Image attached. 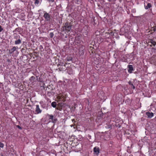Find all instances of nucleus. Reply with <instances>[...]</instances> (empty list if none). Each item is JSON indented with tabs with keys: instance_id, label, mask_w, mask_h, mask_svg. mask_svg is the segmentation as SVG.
I'll return each instance as SVG.
<instances>
[{
	"instance_id": "17",
	"label": "nucleus",
	"mask_w": 156,
	"mask_h": 156,
	"mask_svg": "<svg viewBox=\"0 0 156 156\" xmlns=\"http://www.w3.org/2000/svg\"><path fill=\"white\" fill-rule=\"evenodd\" d=\"M57 105L56 102L55 101H53L51 103V106L53 108H55Z\"/></svg>"
},
{
	"instance_id": "8",
	"label": "nucleus",
	"mask_w": 156,
	"mask_h": 156,
	"mask_svg": "<svg viewBox=\"0 0 156 156\" xmlns=\"http://www.w3.org/2000/svg\"><path fill=\"white\" fill-rule=\"evenodd\" d=\"M35 111L37 114L41 113V112L42 110L40 109L39 106L38 105H36V108Z\"/></svg>"
},
{
	"instance_id": "32",
	"label": "nucleus",
	"mask_w": 156,
	"mask_h": 156,
	"mask_svg": "<svg viewBox=\"0 0 156 156\" xmlns=\"http://www.w3.org/2000/svg\"><path fill=\"white\" fill-rule=\"evenodd\" d=\"M7 61L8 62H11V61H10V59H7Z\"/></svg>"
},
{
	"instance_id": "2",
	"label": "nucleus",
	"mask_w": 156,
	"mask_h": 156,
	"mask_svg": "<svg viewBox=\"0 0 156 156\" xmlns=\"http://www.w3.org/2000/svg\"><path fill=\"white\" fill-rule=\"evenodd\" d=\"M72 25H71L70 23L68 22L66 23L64 26V28L67 31H69L71 29Z\"/></svg>"
},
{
	"instance_id": "7",
	"label": "nucleus",
	"mask_w": 156,
	"mask_h": 156,
	"mask_svg": "<svg viewBox=\"0 0 156 156\" xmlns=\"http://www.w3.org/2000/svg\"><path fill=\"white\" fill-rule=\"evenodd\" d=\"M13 39L15 40H17L21 38L20 36L17 33H15L13 34Z\"/></svg>"
},
{
	"instance_id": "23",
	"label": "nucleus",
	"mask_w": 156,
	"mask_h": 156,
	"mask_svg": "<svg viewBox=\"0 0 156 156\" xmlns=\"http://www.w3.org/2000/svg\"><path fill=\"white\" fill-rule=\"evenodd\" d=\"M4 144L0 142V147L3 148L4 147Z\"/></svg>"
},
{
	"instance_id": "9",
	"label": "nucleus",
	"mask_w": 156,
	"mask_h": 156,
	"mask_svg": "<svg viewBox=\"0 0 156 156\" xmlns=\"http://www.w3.org/2000/svg\"><path fill=\"white\" fill-rule=\"evenodd\" d=\"M146 114L147 115V118H151L154 115V114L152 112H147Z\"/></svg>"
},
{
	"instance_id": "31",
	"label": "nucleus",
	"mask_w": 156,
	"mask_h": 156,
	"mask_svg": "<svg viewBox=\"0 0 156 156\" xmlns=\"http://www.w3.org/2000/svg\"><path fill=\"white\" fill-rule=\"evenodd\" d=\"M40 49H43V47L41 45L40 46Z\"/></svg>"
},
{
	"instance_id": "27",
	"label": "nucleus",
	"mask_w": 156,
	"mask_h": 156,
	"mask_svg": "<svg viewBox=\"0 0 156 156\" xmlns=\"http://www.w3.org/2000/svg\"><path fill=\"white\" fill-rule=\"evenodd\" d=\"M16 127H17L19 129H22V128L21 127H20V126L19 125H17L16 126Z\"/></svg>"
},
{
	"instance_id": "30",
	"label": "nucleus",
	"mask_w": 156,
	"mask_h": 156,
	"mask_svg": "<svg viewBox=\"0 0 156 156\" xmlns=\"http://www.w3.org/2000/svg\"><path fill=\"white\" fill-rule=\"evenodd\" d=\"M17 29L16 28L15 29L13 30V32L15 33V32H16L17 31V30H16Z\"/></svg>"
},
{
	"instance_id": "25",
	"label": "nucleus",
	"mask_w": 156,
	"mask_h": 156,
	"mask_svg": "<svg viewBox=\"0 0 156 156\" xmlns=\"http://www.w3.org/2000/svg\"><path fill=\"white\" fill-rule=\"evenodd\" d=\"M153 31L154 32H156V26L153 27Z\"/></svg>"
},
{
	"instance_id": "6",
	"label": "nucleus",
	"mask_w": 156,
	"mask_h": 156,
	"mask_svg": "<svg viewBox=\"0 0 156 156\" xmlns=\"http://www.w3.org/2000/svg\"><path fill=\"white\" fill-rule=\"evenodd\" d=\"M93 151L94 153L98 155L100 153V149L98 147H94V148Z\"/></svg>"
},
{
	"instance_id": "22",
	"label": "nucleus",
	"mask_w": 156,
	"mask_h": 156,
	"mask_svg": "<svg viewBox=\"0 0 156 156\" xmlns=\"http://www.w3.org/2000/svg\"><path fill=\"white\" fill-rule=\"evenodd\" d=\"M50 37L51 38H52L54 35V34L52 32H51L49 34Z\"/></svg>"
},
{
	"instance_id": "20",
	"label": "nucleus",
	"mask_w": 156,
	"mask_h": 156,
	"mask_svg": "<svg viewBox=\"0 0 156 156\" xmlns=\"http://www.w3.org/2000/svg\"><path fill=\"white\" fill-rule=\"evenodd\" d=\"M40 2V0H35L34 3L35 5H38Z\"/></svg>"
},
{
	"instance_id": "33",
	"label": "nucleus",
	"mask_w": 156,
	"mask_h": 156,
	"mask_svg": "<svg viewBox=\"0 0 156 156\" xmlns=\"http://www.w3.org/2000/svg\"><path fill=\"white\" fill-rule=\"evenodd\" d=\"M94 18H95V17H93V18H92L93 19V22H95V19H94Z\"/></svg>"
},
{
	"instance_id": "36",
	"label": "nucleus",
	"mask_w": 156,
	"mask_h": 156,
	"mask_svg": "<svg viewBox=\"0 0 156 156\" xmlns=\"http://www.w3.org/2000/svg\"><path fill=\"white\" fill-rule=\"evenodd\" d=\"M128 86V85H126V87H127Z\"/></svg>"
},
{
	"instance_id": "13",
	"label": "nucleus",
	"mask_w": 156,
	"mask_h": 156,
	"mask_svg": "<svg viewBox=\"0 0 156 156\" xmlns=\"http://www.w3.org/2000/svg\"><path fill=\"white\" fill-rule=\"evenodd\" d=\"M16 49V48L15 46L13 47L12 48L9 50V53L10 54L12 53Z\"/></svg>"
},
{
	"instance_id": "37",
	"label": "nucleus",
	"mask_w": 156,
	"mask_h": 156,
	"mask_svg": "<svg viewBox=\"0 0 156 156\" xmlns=\"http://www.w3.org/2000/svg\"><path fill=\"white\" fill-rule=\"evenodd\" d=\"M78 145L76 146V147H78Z\"/></svg>"
},
{
	"instance_id": "19",
	"label": "nucleus",
	"mask_w": 156,
	"mask_h": 156,
	"mask_svg": "<svg viewBox=\"0 0 156 156\" xmlns=\"http://www.w3.org/2000/svg\"><path fill=\"white\" fill-rule=\"evenodd\" d=\"M72 58L71 56H67L66 58V59L67 61H69L72 60Z\"/></svg>"
},
{
	"instance_id": "14",
	"label": "nucleus",
	"mask_w": 156,
	"mask_h": 156,
	"mask_svg": "<svg viewBox=\"0 0 156 156\" xmlns=\"http://www.w3.org/2000/svg\"><path fill=\"white\" fill-rule=\"evenodd\" d=\"M128 83L129 85L131 88H132L133 89H135V87L133 85V84L132 83V82L131 81H129L128 82Z\"/></svg>"
},
{
	"instance_id": "15",
	"label": "nucleus",
	"mask_w": 156,
	"mask_h": 156,
	"mask_svg": "<svg viewBox=\"0 0 156 156\" xmlns=\"http://www.w3.org/2000/svg\"><path fill=\"white\" fill-rule=\"evenodd\" d=\"M126 32V31H124V28H122L120 30V35H123Z\"/></svg>"
},
{
	"instance_id": "24",
	"label": "nucleus",
	"mask_w": 156,
	"mask_h": 156,
	"mask_svg": "<svg viewBox=\"0 0 156 156\" xmlns=\"http://www.w3.org/2000/svg\"><path fill=\"white\" fill-rule=\"evenodd\" d=\"M103 113H102L101 112H100L99 113V115H100V117H102V116L103 115Z\"/></svg>"
},
{
	"instance_id": "16",
	"label": "nucleus",
	"mask_w": 156,
	"mask_h": 156,
	"mask_svg": "<svg viewBox=\"0 0 156 156\" xmlns=\"http://www.w3.org/2000/svg\"><path fill=\"white\" fill-rule=\"evenodd\" d=\"M35 80V77L34 76H32L30 77V80L31 82L33 83L34 81H36V80Z\"/></svg>"
},
{
	"instance_id": "18",
	"label": "nucleus",
	"mask_w": 156,
	"mask_h": 156,
	"mask_svg": "<svg viewBox=\"0 0 156 156\" xmlns=\"http://www.w3.org/2000/svg\"><path fill=\"white\" fill-rule=\"evenodd\" d=\"M150 42L154 46H155L156 44V42L154 41L153 39H151L150 40Z\"/></svg>"
},
{
	"instance_id": "38",
	"label": "nucleus",
	"mask_w": 156,
	"mask_h": 156,
	"mask_svg": "<svg viewBox=\"0 0 156 156\" xmlns=\"http://www.w3.org/2000/svg\"><path fill=\"white\" fill-rule=\"evenodd\" d=\"M16 25H17V26H18V25L17 24H16Z\"/></svg>"
},
{
	"instance_id": "12",
	"label": "nucleus",
	"mask_w": 156,
	"mask_h": 156,
	"mask_svg": "<svg viewBox=\"0 0 156 156\" xmlns=\"http://www.w3.org/2000/svg\"><path fill=\"white\" fill-rule=\"evenodd\" d=\"M146 3L147 4V5H146V3H144L145 8L146 9H147L149 8H150L151 7V3H149L146 2Z\"/></svg>"
},
{
	"instance_id": "1",
	"label": "nucleus",
	"mask_w": 156,
	"mask_h": 156,
	"mask_svg": "<svg viewBox=\"0 0 156 156\" xmlns=\"http://www.w3.org/2000/svg\"><path fill=\"white\" fill-rule=\"evenodd\" d=\"M66 64L67 63L65 62L61 61L59 62L57 65L59 71H66L67 68L66 66Z\"/></svg>"
},
{
	"instance_id": "34",
	"label": "nucleus",
	"mask_w": 156,
	"mask_h": 156,
	"mask_svg": "<svg viewBox=\"0 0 156 156\" xmlns=\"http://www.w3.org/2000/svg\"><path fill=\"white\" fill-rule=\"evenodd\" d=\"M121 126L119 124H118L117 126H118L119 128Z\"/></svg>"
},
{
	"instance_id": "28",
	"label": "nucleus",
	"mask_w": 156,
	"mask_h": 156,
	"mask_svg": "<svg viewBox=\"0 0 156 156\" xmlns=\"http://www.w3.org/2000/svg\"><path fill=\"white\" fill-rule=\"evenodd\" d=\"M3 29L2 28V26L0 25V32H1L2 30Z\"/></svg>"
},
{
	"instance_id": "26",
	"label": "nucleus",
	"mask_w": 156,
	"mask_h": 156,
	"mask_svg": "<svg viewBox=\"0 0 156 156\" xmlns=\"http://www.w3.org/2000/svg\"><path fill=\"white\" fill-rule=\"evenodd\" d=\"M112 126L110 125H108L107 126H106V127L108 128H110Z\"/></svg>"
},
{
	"instance_id": "4",
	"label": "nucleus",
	"mask_w": 156,
	"mask_h": 156,
	"mask_svg": "<svg viewBox=\"0 0 156 156\" xmlns=\"http://www.w3.org/2000/svg\"><path fill=\"white\" fill-rule=\"evenodd\" d=\"M43 16L44 17L46 21H50V15L47 12L44 13Z\"/></svg>"
},
{
	"instance_id": "11",
	"label": "nucleus",
	"mask_w": 156,
	"mask_h": 156,
	"mask_svg": "<svg viewBox=\"0 0 156 156\" xmlns=\"http://www.w3.org/2000/svg\"><path fill=\"white\" fill-rule=\"evenodd\" d=\"M21 38H19L17 40H15L14 41V44L16 45L20 44L22 43V40Z\"/></svg>"
},
{
	"instance_id": "35",
	"label": "nucleus",
	"mask_w": 156,
	"mask_h": 156,
	"mask_svg": "<svg viewBox=\"0 0 156 156\" xmlns=\"http://www.w3.org/2000/svg\"><path fill=\"white\" fill-rule=\"evenodd\" d=\"M1 154V156H4L2 154Z\"/></svg>"
},
{
	"instance_id": "5",
	"label": "nucleus",
	"mask_w": 156,
	"mask_h": 156,
	"mask_svg": "<svg viewBox=\"0 0 156 156\" xmlns=\"http://www.w3.org/2000/svg\"><path fill=\"white\" fill-rule=\"evenodd\" d=\"M128 72L130 73H132L133 71L134 70L133 66L132 65H129L128 66Z\"/></svg>"
},
{
	"instance_id": "29",
	"label": "nucleus",
	"mask_w": 156,
	"mask_h": 156,
	"mask_svg": "<svg viewBox=\"0 0 156 156\" xmlns=\"http://www.w3.org/2000/svg\"><path fill=\"white\" fill-rule=\"evenodd\" d=\"M48 1L49 2H54V0H48Z\"/></svg>"
},
{
	"instance_id": "3",
	"label": "nucleus",
	"mask_w": 156,
	"mask_h": 156,
	"mask_svg": "<svg viewBox=\"0 0 156 156\" xmlns=\"http://www.w3.org/2000/svg\"><path fill=\"white\" fill-rule=\"evenodd\" d=\"M48 115L49 117V119H51L52 122L55 123L57 121V119L55 117H54L53 115Z\"/></svg>"
},
{
	"instance_id": "10",
	"label": "nucleus",
	"mask_w": 156,
	"mask_h": 156,
	"mask_svg": "<svg viewBox=\"0 0 156 156\" xmlns=\"http://www.w3.org/2000/svg\"><path fill=\"white\" fill-rule=\"evenodd\" d=\"M36 77H37L36 81H37L41 83H43L44 82L43 79L41 77V76L40 77L39 76H36Z\"/></svg>"
},
{
	"instance_id": "21",
	"label": "nucleus",
	"mask_w": 156,
	"mask_h": 156,
	"mask_svg": "<svg viewBox=\"0 0 156 156\" xmlns=\"http://www.w3.org/2000/svg\"><path fill=\"white\" fill-rule=\"evenodd\" d=\"M17 31L19 33V34H20V32L22 31V30H23V29L21 28V27H18V28H17Z\"/></svg>"
}]
</instances>
